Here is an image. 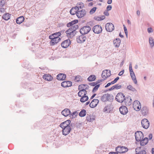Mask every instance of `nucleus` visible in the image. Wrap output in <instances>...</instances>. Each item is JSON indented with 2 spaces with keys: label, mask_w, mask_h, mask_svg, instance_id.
I'll return each mask as SVG.
<instances>
[{
  "label": "nucleus",
  "mask_w": 154,
  "mask_h": 154,
  "mask_svg": "<svg viewBox=\"0 0 154 154\" xmlns=\"http://www.w3.org/2000/svg\"><path fill=\"white\" fill-rule=\"evenodd\" d=\"M110 110V106L109 105H107L103 109V111L104 112H109Z\"/></svg>",
  "instance_id": "35"
},
{
  "label": "nucleus",
  "mask_w": 154,
  "mask_h": 154,
  "mask_svg": "<svg viewBox=\"0 0 154 154\" xmlns=\"http://www.w3.org/2000/svg\"><path fill=\"white\" fill-rule=\"evenodd\" d=\"M141 124L143 128L145 129H147L149 126V122L148 120L146 119H143L141 122Z\"/></svg>",
  "instance_id": "9"
},
{
  "label": "nucleus",
  "mask_w": 154,
  "mask_h": 154,
  "mask_svg": "<svg viewBox=\"0 0 154 154\" xmlns=\"http://www.w3.org/2000/svg\"><path fill=\"white\" fill-rule=\"evenodd\" d=\"M133 106L134 109L136 111H139L141 108V105L140 102L138 100H136L133 103Z\"/></svg>",
  "instance_id": "11"
},
{
  "label": "nucleus",
  "mask_w": 154,
  "mask_h": 154,
  "mask_svg": "<svg viewBox=\"0 0 154 154\" xmlns=\"http://www.w3.org/2000/svg\"><path fill=\"white\" fill-rule=\"evenodd\" d=\"M119 77L118 76L116 78H115L114 80L111 82V83L112 84H113L115 83H116L117 81L119 79Z\"/></svg>",
  "instance_id": "46"
},
{
  "label": "nucleus",
  "mask_w": 154,
  "mask_h": 154,
  "mask_svg": "<svg viewBox=\"0 0 154 154\" xmlns=\"http://www.w3.org/2000/svg\"><path fill=\"white\" fill-rule=\"evenodd\" d=\"M5 0H2L0 1V6L3 7L5 4Z\"/></svg>",
  "instance_id": "43"
},
{
  "label": "nucleus",
  "mask_w": 154,
  "mask_h": 154,
  "mask_svg": "<svg viewBox=\"0 0 154 154\" xmlns=\"http://www.w3.org/2000/svg\"><path fill=\"white\" fill-rule=\"evenodd\" d=\"M72 8L74 9V10L76 12H77V11H78L79 10V7L78 6H75V7H73Z\"/></svg>",
  "instance_id": "51"
},
{
  "label": "nucleus",
  "mask_w": 154,
  "mask_h": 154,
  "mask_svg": "<svg viewBox=\"0 0 154 154\" xmlns=\"http://www.w3.org/2000/svg\"><path fill=\"white\" fill-rule=\"evenodd\" d=\"M71 121L69 120H67L66 121L61 123L60 125V127L62 128L63 126H66L68 125H70L71 123Z\"/></svg>",
  "instance_id": "25"
},
{
  "label": "nucleus",
  "mask_w": 154,
  "mask_h": 154,
  "mask_svg": "<svg viewBox=\"0 0 154 154\" xmlns=\"http://www.w3.org/2000/svg\"><path fill=\"white\" fill-rule=\"evenodd\" d=\"M104 80L103 79H100L98 80L96 82V83H97V85H98L97 84H99V83H100V82H102Z\"/></svg>",
  "instance_id": "60"
},
{
  "label": "nucleus",
  "mask_w": 154,
  "mask_h": 154,
  "mask_svg": "<svg viewBox=\"0 0 154 154\" xmlns=\"http://www.w3.org/2000/svg\"><path fill=\"white\" fill-rule=\"evenodd\" d=\"M5 11V10L4 8H1L0 9V12L1 13H4Z\"/></svg>",
  "instance_id": "58"
},
{
  "label": "nucleus",
  "mask_w": 154,
  "mask_h": 154,
  "mask_svg": "<svg viewBox=\"0 0 154 154\" xmlns=\"http://www.w3.org/2000/svg\"><path fill=\"white\" fill-rule=\"evenodd\" d=\"M115 89H120L122 87L121 85H119V84H116L114 85Z\"/></svg>",
  "instance_id": "45"
},
{
  "label": "nucleus",
  "mask_w": 154,
  "mask_h": 154,
  "mask_svg": "<svg viewBox=\"0 0 154 154\" xmlns=\"http://www.w3.org/2000/svg\"><path fill=\"white\" fill-rule=\"evenodd\" d=\"M70 111L68 109H65L61 112V114L63 116L66 117L70 114Z\"/></svg>",
  "instance_id": "22"
},
{
  "label": "nucleus",
  "mask_w": 154,
  "mask_h": 154,
  "mask_svg": "<svg viewBox=\"0 0 154 154\" xmlns=\"http://www.w3.org/2000/svg\"><path fill=\"white\" fill-rule=\"evenodd\" d=\"M43 78L45 80L47 81H51L52 79V77L48 74H45L43 76Z\"/></svg>",
  "instance_id": "27"
},
{
  "label": "nucleus",
  "mask_w": 154,
  "mask_h": 154,
  "mask_svg": "<svg viewBox=\"0 0 154 154\" xmlns=\"http://www.w3.org/2000/svg\"><path fill=\"white\" fill-rule=\"evenodd\" d=\"M65 32L67 34V35L68 37H69L70 38H72L76 34L75 32H74L72 29L70 27Z\"/></svg>",
  "instance_id": "12"
},
{
  "label": "nucleus",
  "mask_w": 154,
  "mask_h": 154,
  "mask_svg": "<svg viewBox=\"0 0 154 154\" xmlns=\"http://www.w3.org/2000/svg\"><path fill=\"white\" fill-rule=\"evenodd\" d=\"M127 88L128 90L131 91L133 92L136 93L137 92L136 89L131 85L128 86L127 87Z\"/></svg>",
  "instance_id": "32"
},
{
  "label": "nucleus",
  "mask_w": 154,
  "mask_h": 154,
  "mask_svg": "<svg viewBox=\"0 0 154 154\" xmlns=\"http://www.w3.org/2000/svg\"><path fill=\"white\" fill-rule=\"evenodd\" d=\"M141 147H137L135 149L136 154H146V152L145 150H141Z\"/></svg>",
  "instance_id": "19"
},
{
  "label": "nucleus",
  "mask_w": 154,
  "mask_h": 154,
  "mask_svg": "<svg viewBox=\"0 0 154 154\" xmlns=\"http://www.w3.org/2000/svg\"><path fill=\"white\" fill-rule=\"evenodd\" d=\"M124 31L127 37L128 36V32L126 27L124 25Z\"/></svg>",
  "instance_id": "49"
},
{
  "label": "nucleus",
  "mask_w": 154,
  "mask_h": 154,
  "mask_svg": "<svg viewBox=\"0 0 154 154\" xmlns=\"http://www.w3.org/2000/svg\"><path fill=\"white\" fill-rule=\"evenodd\" d=\"M106 30L109 32H112L114 29V26L113 24L111 23H107L105 25Z\"/></svg>",
  "instance_id": "8"
},
{
  "label": "nucleus",
  "mask_w": 154,
  "mask_h": 154,
  "mask_svg": "<svg viewBox=\"0 0 154 154\" xmlns=\"http://www.w3.org/2000/svg\"><path fill=\"white\" fill-rule=\"evenodd\" d=\"M141 113L143 116L147 115L148 113V109L146 106H144L141 109Z\"/></svg>",
  "instance_id": "24"
},
{
  "label": "nucleus",
  "mask_w": 154,
  "mask_h": 154,
  "mask_svg": "<svg viewBox=\"0 0 154 154\" xmlns=\"http://www.w3.org/2000/svg\"><path fill=\"white\" fill-rule=\"evenodd\" d=\"M72 129L71 127L69 128L67 127V128H65L64 129H62V134L66 136L70 132Z\"/></svg>",
  "instance_id": "20"
},
{
  "label": "nucleus",
  "mask_w": 154,
  "mask_h": 154,
  "mask_svg": "<svg viewBox=\"0 0 154 154\" xmlns=\"http://www.w3.org/2000/svg\"><path fill=\"white\" fill-rule=\"evenodd\" d=\"M130 75L132 79V80L134 79H136V77L134 73V72H132L131 73H130Z\"/></svg>",
  "instance_id": "48"
},
{
  "label": "nucleus",
  "mask_w": 154,
  "mask_h": 154,
  "mask_svg": "<svg viewBox=\"0 0 154 154\" xmlns=\"http://www.w3.org/2000/svg\"><path fill=\"white\" fill-rule=\"evenodd\" d=\"M112 7L111 5H108L106 8V10L107 11H109L111 10Z\"/></svg>",
  "instance_id": "54"
},
{
  "label": "nucleus",
  "mask_w": 154,
  "mask_h": 154,
  "mask_svg": "<svg viewBox=\"0 0 154 154\" xmlns=\"http://www.w3.org/2000/svg\"><path fill=\"white\" fill-rule=\"evenodd\" d=\"M124 72V70H123L120 71L118 74V75L119 76L122 75Z\"/></svg>",
  "instance_id": "57"
},
{
  "label": "nucleus",
  "mask_w": 154,
  "mask_h": 154,
  "mask_svg": "<svg viewBox=\"0 0 154 154\" xmlns=\"http://www.w3.org/2000/svg\"><path fill=\"white\" fill-rule=\"evenodd\" d=\"M148 142V138L146 137L140 141V145L144 146Z\"/></svg>",
  "instance_id": "23"
},
{
  "label": "nucleus",
  "mask_w": 154,
  "mask_h": 154,
  "mask_svg": "<svg viewBox=\"0 0 154 154\" xmlns=\"http://www.w3.org/2000/svg\"><path fill=\"white\" fill-rule=\"evenodd\" d=\"M72 124L71 123L70 125H68L66 126H63V127H62V128H61L62 129H64L65 128H67L71 127V126H72Z\"/></svg>",
  "instance_id": "50"
},
{
  "label": "nucleus",
  "mask_w": 154,
  "mask_h": 154,
  "mask_svg": "<svg viewBox=\"0 0 154 154\" xmlns=\"http://www.w3.org/2000/svg\"><path fill=\"white\" fill-rule=\"evenodd\" d=\"M102 31L101 26L99 25H96L93 28V31L95 33L99 34L101 33Z\"/></svg>",
  "instance_id": "7"
},
{
  "label": "nucleus",
  "mask_w": 154,
  "mask_h": 154,
  "mask_svg": "<svg viewBox=\"0 0 154 154\" xmlns=\"http://www.w3.org/2000/svg\"><path fill=\"white\" fill-rule=\"evenodd\" d=\"M111 85H112L111 82L108 83L105 86V88H106L109 86Z\"/></svg>",
  "instance_id": "61"
},
{
  "label": "nucleus",
  "mask_w": 154,
  "mask_h": 154,
  "mask_svg": "<svg viewBox=\"0 0 154 154\" xmlns=\"http://www.w3.org/2000/svg\"><path fill=\"white\" fill-rule=\"evenodd\" d=\"M74 10V9L71 8V9L70 11V14L72 15H74L76 14L77 15V12L75 11Z\"/></svg>",
  "instance_id": "44"
},
{
  "label": "nucleus",
  "mask_w": 154,
  "mask_h": 154,
  "mask_svg": "<svg viewBox=\"0 0 154 154\" xmlns=\"http://www.w3.org/2000/svg\"><path fill=\"white\" fill-rule=\"evenodd\" d=\"M85 35V34H82L78 38H77V40L78 43H83L85 41L86 37Z\"/></svg>",
  "instance_id": "13"
},
{
  "label": "nucleus",
  "mask_w": 154,
  "mask_h": 154,
  "mask_svg": "<svg viewBox=\"0 0 154 154\" xmlns=\"http://www.w3.org/2000/svg\"><path fill=\"white\" fill-rule=\"evenodd\" d=\"M116 100L119 102L122 103L124 101L127 105H129L132 103V100L130 96H128L125 98V96L122 93H119L116 95Z\"/></svg>",
  "instance_id": "1"
},
{
  "label": "nucleus",
  "mask_w": 154,
  "mask_h": 154,
  "mask_svg": "<svg viewBox=\"0 0 154 154\" xmlns=\"http://www.w3.org/2000/svg\"><path fill=\"white\" fill-rule=\"evenodd\" d=\"M108 154H119L117 152H109Z\"/></svg>",
  "instance_id": "64"
},
{
  "label": "nucleus",
  "mask_w": 154,
  "mask_h": 154,
  "mask_svg": "<svg viewBox=\"0 0 154 154\" xmlns=\"http://www.w3.org/2000/svg\"><path fill=\"white\" fill-rule=\"evenodd\" d=\"M100 86V84L97 85H96L95 86L92 90V92L93 93H94L95 92H96L99 87Z\"/></svg>",
  "instance_id": "40"
},
{
  "label": "nucleus",
  "mask_w": 154,
  "mask_h": 154,
  "mask_svg": "<svg viewBox=\"0 0 154 154\" xmlns=\"http://www.w3.org/2000/svg\"><path fill=\"white\" fill-rule=\"evenodd\" d=\"M109 95H107V94H104L101 97V100L103 102H105L107 101V97H109Z\"/></svg>",
  "instance_id": "33"
},
{
  "label": "nucleus",
  "mask_w": 154,
  "mask_h": 154,
  "mask_svg": "<svg viewBox=\"0 0 154 154\" xmlns=\"http://www.w3.org/2000/svg\"><path fill=\"white\" fill-rule=\"evenodd\" d=\"M85 88L84 85H81L79 86L78 90L79 91L78 93V94L79 97H81L82 96L83 93H82V92H85V94H86V91H85Z\"/></svg>",
  "instance_id": "10"
},
{
  "label": "nucleus",
  "mask_w": 154,
  "mask_h": 154,
  "mask_svg": "<svg viewBox=\"0 0 154 154\" xmlns=\"http://www.w3.org/2000/svg\"><path fill=\"white\" fill-rule=\"evenodd\" d=\"M70 28L72 29L73 31L75 32V31L76 30V29H78V26L77 25H75L72 26Z\"/></svg>",
  "instance_id": "41"
},
{
  "label": "nucleus",
  "mask_w": 154,
  "mask_h": 154,
  "mask_svg": "<svg viewBox=\"0 0 154 154\" xmlns=\"http://www.w3.org/2000/svg\"><path fill=\"white\" fill-rule=\"evenodd\" d=\"M86 115V111L85 109L82 110L79 114V115L80 117H84Z\"/></svg>",
  "instance_id": "37"
},
{
  "label": "nucleus",
  "mask_w": 154,
  "mask_h": 154,
  "mask_svg": "<svg viewBox=\"0 0 154 154\" xmlns=\"http://www.w3.org/2000/svg\"><path fill=\"white\" fill-rule=\"evenodd\" d=\"M11 14L8 13H5L2 16V18L5 20H8L10 18Z\"/></svg>",
  "instance_id": "30"
},
{
  "label": "nucleus",
  "mask_w": 154,
  "mask_h": 154,
  "mask_svg": "<svg viewBox=\"0 0 154 154\" xmlns=\"http://www.w3.org/2000/svg\"><path fill=\"white\" fill-rule=\"evenodd\" d=\"M135 136L136 140L137 141H140L143 139V134L141 131H139L136 132Z\"/></svg>",
  "instance_id": "4"
},
{
  "label": "nucleus",
  "mask_w": 154,
  "mask_h": 154,
  "mask_svg": "<svg viewBox=\"0 0 154 154\" xmlns=\"http://www.w3.org/2000/svg\"><path fill=\"white\" fill-rule=\"evenodd\" d=\"M113 43L116 47H118L120 45L121 40L119 38H116V40L113 41Z\"/></svg>",
  "instance_id": "28"
},
{
  "label": "nucleus",
  "mask_w": 154,
  "mask_h": 154,
  "mask_svg": "<svg viewBox=\"0 0 154 154\" xmlns=\"http://www.w3.org/2000/svg\"><path fill=\"white\" fill-rule=\"evenodd\" d=\"M147 31L148 33H150L151 32H153L152 29V28L150 27L148 28L147 29Z\"/></svg>",
  "instance_id": "55"
},
{
  "label": "nucleus",
  "mask_w": 154,
  "mask_h": 154,
  "mask_svg": "<svg viewBox=\"0 0 154 154\" xmlns=\"http://www.w3.org/2000/svg\"><path fill=\"white\" fill-rule=\"evenodd\" d=\"M66 77V75L63 73H60L57 76V79L60 80H65Z\"/></svg>",
  "instance_id": "21"
},
{
  "label": "nucleus",
  "mask_w": 154,
  "mask_h": 154,
  "mask_svg": "<svg viewBox=\"0 0 154 154\" xmlns=\"http://www.w3.org/2000/svg\"><path fill=\"white\" fill-rule=\"evenodd\" d=\"M78 7H79V10L80 9H81L82 8L84 7L83 4L82 3L81 4H79V6Z\"/></svg>",
  "instance_id": "56"
},
{
  "label": "nucleus",
  "mask_w": 154,
  "mask_h": 154,
  "mask_svg": "<svg viewBox=\"0 0 154 154\" xmlns=\"http://www.w3.org/2000/svg\"><path fill=\"white\" fill-rule=\"evenodd\" d=\"M99 102V100L97 99H93L90 103L89 106L91 108H94L96 107Z\"/></svg>",
  "instance_id": "18"
},
{
  "label": "nucleus",
  "mask_w": 154,
  "mask_h": 154,
  "mask_svg": "<svg viewBox=\"0 0 154 154\" xmlns=\"http://www.w3.org/2000/svg\"><path fill=\"white\" fill-rule=\"evenodd\" d=\"M104 14L106 16H108L109 15V13L107 11H105L104 12Z\"/></svg>",
  "instance_id": "59"
},
{
  "label": "nucleus",
  "mask_w": 154,
  "mask_h": 154,
  "mask_svg": "<svg viewBox=\"0 0 154 154\" xmlns=\"http://www.w3.org/2000/svg\"><path fill=\"white\" fill-rule=\"evenodd\" d=\"M97 9V8L96 7H94L90 11V13L91 14H93L94 13L95 11H96V9Z\"/></svg>",
  "instance_id": "42"
},
{
  "label": "nucleus",
  "mask_w": 154,
  "mask_h": 154,
  "mask_svg": "<svg viewBox=\"0 0 154 154\" xmlns=\"http://www.w3.org/2000/svg\"><path fill=\"white\" fill-rule=\"evenodd\" d=\"M78 22V21L77 20H75L73 21H72L67 24V26L68 27H70L71 26H73L74 25L77 23Z\"/></svg>",
  "instance_id": "29"
},
{
  "label": "nucleus",
  "mask_w": 154,
  "mask_h": 154,
  "mask_svg": "<svg viewBox=\"0 0 154 154\" xmlns=\"http://www.w3.org/2000/svg\"><path fill=\"white\" fill-rule=\"evenodd\" d=\"M92 116H87L86 120L88 122H93L95 119L92 118Z\"/></svg>",
  "instance_id": "38"
},
{
  "label": "nucleus",
  "mask_w": 154,
  "mask_h": 154,
  "mask_svg": "<svg viewBox=\"0 0 154 154\" xmlns=\"http://www.w3.org/2000/svg\"><path fill=\"white\" fill-rule=\"evenodd\" d=\"M148 137L149 138V140H151L152 139V134H150L148 136Z\"/></svg>",
  "instance_id": "62"
},
{
  "label": "nucleus",
  "mask_w": 154,
  "mask_h": 154,
  "mask_svg": "<svg viewBox=\"0 0 154 154\" xmlns=\"http://www.w3.org/2000/svg\"><path fill=\"white\" fill-rule=\"evenodd\" d=\"M61 35V32H56L49 36V38L51 40L50 41L51 45L53 46L57 43L60 40L61 38L59 37Z\"/></svg>",
  "instance_id": "2"
},
{
  "label": "nucleus",
  "mask_w": 154,
  "mask_h": 154,
  "mask_svg": "<svg viewBox=\"0 0 154 154\" xmlns=\"http://www.w3.org/2000/svg\"><path fill=\"white\" fill-rule=\"evenodd\" d=\"M94 19L97 21L101 20L100 17H94Z\"/></svg>",
  "instance_id": "52"
},
{
  "label": "nucleus",
  "mask_w": 154,
  "mask_h": 154,
  "mask_svg": "<svg viewBox=\"0 0 154 154\" xmlns=\"http://www.w3.org/2000/svg\"><path fill=\"white\" fill-rule=\"evenodd\" d=\"M128 149L125 146H118L116 148V151L119 153H123L128 151Z\"/></svg>",
  "instance_id": "5"
},
{
  "label": "nucleus",
  "mask_w": 154,
  "mask_h": 154,
  "mask_svg": "<svg viewBox=\"0 0 154 154\" xmlns=\"http://www.w3.org/2000/svg\"><path fill=\"white\" fill-rule=\"evenodd\" d=\"M86 14V12L85 10H79L77 11V16L79 18H81L84 17Z\"/></svg>",
  "instance_id": "16"
},
{
  "label": "nucleus",
  "mask_w": 154,
  "mask_h": 154,
  "mask_svg": "<svg viewBox=\"0 0 154 154\" xmlns=\"http://www.w3.org/2000/svg\"><path fill=\"white\" fill-rule=\"evenodd\" d=\"M91 28L89 26H85L82 27L80 30V32L82 34H86L91 30Z\"/></svg>",
  "instance_id": "3"
},
{
  "label": "nucleus",
  "mask_w": 154,
  "mask_h": 154,
  "mask_svg": "<svg viewBox=\"0 0 154 154\" xmlns=\"http://www.w3.org/2000/svg\"><path fill=\"white\" fill-rule=\"evenodd\" d=\"M110 75L111 71L110 70H105L102 71L101 76L104 80H105L110 76Z\"/></svg>",
  "instance_id": "6"
},
{
  "label": "nucleus",
  "mask_w": 154,
  "mask_h": 154,
  "mask_svg": "<svg viewBox=\"0 0 154 154\" xmlns=\"http://www.w3.org/2000/svg\"><path fill=\"white\" fill-rule=\"evenodd\" d=\"M24 20V18L23 16H21L17 18L16 19V22L18 24L22 23Z\"/></svg>",
  "instance_id": "26"
},
{
  "label": "nucleus",
  "mask_w": 154,
  "mask_h": 154,
  "mask_svg": "<svg viewBox=\"0 0 154 154\" xmlns=\"http://www.w3.org/2000/svg\"><path fill=\"white\" fill-rule=\"evenodd\" d=\"M96 78V77L94 75H91L88 78V81L91 82L94 81Z\"/></svg>",
  "instance_id": "36"
},
{
  "label": "nucleus",
  "mask_w": 154,
  "mask_h": 154,
  "mask_svg": "<svg viewBox=\"0 0 154 154\" xmlns=\"http://www.w3.org/2000/svg\"><path fill=\"white\" fill-rule=\"evenodd\" d=\"M75 80L76 82H79L80 80V79L78 76H76L75 77Z\"/></svg>",
  "instance_id": "63"
},
{
  "label": "nucleus",
  "mask_w": 154,
  "mask_h": 154,
  "mask_svg": "<svg viewBox=\"0 0 154 154\" xmlns=\"http://www.w3.org/2000/svg\"><path fill=\"white\" fill-rule=\"evenodd\" d=\"M78 113L76 111L73 112L72 114L70 113V117L72 118H74L77 115Z\"/></svg>",
  "instance_id": "39"
},
{
  "label": "nucleus",
  "mask_w": 154,
  "mask_h": 154,
  "mask_svg": "<svg viewBox=\"0 0 154 154\" xmlns=\"http://www.w3.org/2000/svg\"><path fill=\"white\" fill-rule=\"evenodd\" d=\"M89 84L91 86H94L97 85V83L96 82H94L89 83Z\"/></svg>",
  "instance_id": "53"
},
{
  "label": "nucleus",
  "mask_w": 154,
  "mask_h": 154,
  "mask_svg": "<svg viewBox=\"0 0 154 154\" xmlns=\"http://www.w3.org/2000/svg\"><path fill=\"white\" fill-rule=\"evenodd\" d=\"M72 85V82L69 81H64L61 83V86L64 88L70 87Z\"/></svg>",
  "instance_id": "17"
},
{
  "label": "nucleus",
  "mask_w": 154,
  "mask_h": 154,
  "mask_svg": "<svg viewBox=\"0 0 154 154\" xmlns=\"http://www.w3.org/2000/svg\"><path fill=\"white\" fill-rule=\"evenodd\" d=\"M119 110L121 113L123 115L126 114L128 112V109L125 106H121L119 108Z\"/></svg>",
  "instance_id": "15"
},
{
  "label": "nucleus",
  "mask_w": 154,
  "mask_h": 154,
  "mask_svg": "<svg viewBox=\"0 0 154 154\" xmlns=\"http://www.w3.org/2000/svg\"><path fill=\"white\" fill-rule=\"evenodd\" d=\"M129 69L130 73L132 72H134L132 68V65L131 63H130L129 64Z\"/></svg>",
  "instance_id": "47"
},
{
  "label": "nucleus",
  "mask_w": 154,
  "mask_h": 154,
  "mask_svg": "<svg viewBox=\"0 0 154 154\" xmlns=\"http://www.w3.org/2000/svg\"><path fill=\"white\" fill-rule=\"evenodd\" d=\"M71 44V42L69 39H67L63 42L61 44V47L63 48H67Z\"/></svg>",
  "instance_id": "14"
},
{
  "label": "nucleus",
  "mask_w": 154,
  "mask_h": 154,
  "mask_svg": "<svg viewBox=\"0 0 154 154\" xmlns=\"http://www.w3.org/2000/svg\"><path fill=\"white\" fill-rule=\"evenodd\" d=\"M80 101L82 103H84L87 101L88 99V97L87 96H82L81 97Z\"/></svg>",
  "instance_id": "31"
},
{
  "label": "nucleus",
  "mask_w": 154,
  "mask_h": 154,
  "mask_svg": "<svg viewBox=\"0 0 154 154\" xmlns=\"http://www.w3.org/2000/svg\"><path fill=\"white\" fill-rule=\"evenodd\" d=\"M149 42L151 47L152 48L154 45V41L153 38L150 37L149 38Z\"/></svg>",
  "instance_id": "34"
}]
</instances>
